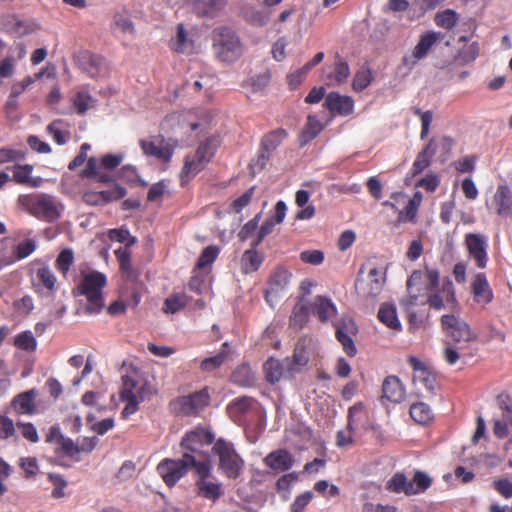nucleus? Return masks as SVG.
<instances>
[{
	"label": "nucleus",
	"instance_id": "obj_30",
	"mask_svg": "<svg viewBox=\"0 0 512 512\" xmlns=\"http://www.w3.org/2000/svg\"><path fill=\"white\" fill-rule=\"evenodd\" d=\"M264 371L266 379L271 383L278 382L282 378L294 377V375H290L289 373H287L288 371H286L285 359L283 361H279L273 358L268 359L264 364Z\"/></svg>",
	"mask_w": 512,
	"mask_h": 512
},
{
	"label": "nucleus",
	"instance_id": "obj_1",
	"mask_svg": "<svg viewBox=\"0 0 512 512\" xmlns=\"http://www.w3.org/2000/svg\"><path fill=\"white\" fill-rule=\"evenodd\" d=\"M107 284L106 276L98 271H88L81 274L77 292L87 299L86 312L97 314L104 307L103 289Z\"/></svg>",
	"mask_w": 512,
	"mask_h": 512
},
{
	"label": "nucleus",
	"instance_id": "obj_29",
	"mask_svg": "<svg viewBox=\"0 0 512 512\" xmlns=\"http://www.w3.org/2000/svg\"><path fill=\"white\" fill-rule=\"evenodd\" d=\"M264 463L273 470L286 471L292 467L293 457L287 450L279 449L269 453Z\"/></svg>",
	"mask_w": 512,
	"mask_h": 512
},
{
	"label": "nucleus",
	"instance_id": "obj_33",
	"mask_svg": "<svg viewBox=\"0 0 512 512\" xmlns=\"http://www.w3.org/2000/svg\"><path fill=\"white\" fill-rule=\"evenodd\" d=\"M378 319L390 329L401 330V322L397 316L396 306L392 303H383L378 311Z\"/></svg>",
	"mask_w": 512,
	"mask_h": 512
},
{
	"label": "nucleus",
	"instance_id": "obj_18",
	"mask_svg": "<svg viewBox=\"0 0 512 512\" xmlns=\"http://www.w3.org/2000/svg\"><path fill=\"white\" fill-rule=\"evenodd\" d=\"M291 279V273L286 270L279 268L274 271L269 280V286L266 290V300L273 306L277 302L281 293H283L289 286Z\"/></svg>",
	"mask_w": 512,
	"mask_h": 512
},
{
	"label": "nucleus",
	"instance_id": "obj_44",
	"mask_svg": "<svg viewBox=\"0 0 512 512\" xmlns=\"http://www.w3.org/2000/svg\"><path fill=\"white\" fill-rule=\"evenodd\" d=\"M255 248L256 247L253 246L252 249L245 251L242 256L241 265L242 270L245 273L256 271L263 261L262 256L255 250Z\"/></svg>",
	"mask_w": 512,
	"mask_h": 512
},
{
	"label": "nucleus",
	"instance_id": "obj_14",
	"mask_svg": "<svg viewBox=\"0 0 512 512\" xmlns=\"http://www.w3.org/2000/svg\"><path fill=\"white\" fill-rule=\"evenodd\" d=\"M213 440L214 435L209 430L199 427L187 432L180 445L187 453L202 454L203 448L209 446Z\"/></svg>",
	"mask_w": 512,
	"mask_h": 512
},
{
	"label": "nucleus",
	"instance_id": "obj_3",
	"mask_svg": "<svg viewBox=\"0 0 512 512\" xmlns=\"http://www.w3.org/2000/svg\"><path fill=\"white\" fill-rule=\"evenodd\" d=\"M385 282V268L368 264L359 271L355 282V290L359 298L374 300L382 292Z\"/></svg>",
	"mask_w": 512,
	"mask_h": 512
},
{
	"label": "nucleus",
	"instance_id": "obj_31",
	"mask_svg": "<svg viewBox=\"0 0 512 512\" xmlns=\"http://www.w3.org/2000/svg\"><path fill=\"white\" fill-rule=\"evenodd\" d=\"M311 312L325 322L336 314V307L329 298L317 296L311 303Z\"/></svg>",
	"mask_w": 512,
	"mask_h": 512
},
{
	"label": "nucleus",
	"instance_id": "obj_13",
	"mask_svg": "<svg viewBox=\"0 0 512 512\" xmlns=\"http://www.w3.org/2000/svg\"><path fill=\"white\" fill-rule=\"evenodd\" d=\"M440 40V33L428 31L420 36L418 43L410 55L403 58V63L408 68H413L420 60L424 59L434 45Z\"/></svg>",
	"mask_w": 512,
	"mask_h": 512
},
{
	"label": "nucleus",
	"instance_id": "obj_22",
	"mask_svg": "<svg viewBox=\"0 0 512 512\" xmlns=\"http://www.w3.org/2000/svg\"><path fill=\"white\" fill-rule=\"evenodd\" d=\"M286 211V204L283 201H278L275 206L274 215L271 218L267 219L260 227L257 237L252 242V246L257 247L261 243V241L274 230V227L277 224L283 222L286 216Z\"/></svg>",
	"mask_w": 512,
	"mask_h": 512
},
{
	"label": "nucleus",
	"instance_id": "obj_16",
	"mask_svg": "<svg viewBox=\"0 0 512 512\" xmlns=\"http://www.w3.org/2000/svg\"><path fill=\"white\" fill-rule=\"evenodd\" d=\"M62 205L53 197L47 195L38 196L33 204L32 212L35 216L47 221L59 218Z\"/></svg>",
	"mask_w": 512,
	"mask_h": 512
},
{
	"label": "nucleus",
	"instance_id": "obj_21",
	"mask_svg": "<svg viewBox=\"0 0 512 512\" xmlns=\"http://www.w3.org/2000/svg\"><path fill=\"white\" fill-rule=\"evenodd\" d=\"M471 292L474 301L485 307L493 299V292L488 283L486 275L482 272L476 273L471 283Z\"/></svg>",
	"mask_w": 512,
	"mask_h": 512
},
{
	"label": "nucleus",
	"instance_id": "obj_53",
	"mask_svg": "<svg viewBox=\"0 0 512 512\" xmlns=\"http://www.w3.org/2000/svg\"><path fill=\"white\" fill-rule=\"evenodd\" d=\"M16 347L26 351H33L36 348V339L29 331H24L15 337Z\"/></svg>",
	"mask_w": 512,
	"mask_h": 512
},
{
	"label": "nucleus",
	"instance_id": "obj_36",
	"mask_svg": "<svg viewBox=\"0 0 512 512\" xmlns=\"http://www.w3.org/2000/svg\"><path fill=\"white\" fill-rule=\"evenodd\" d=\"M194 10L202 16H214L223 9L227 0H192Z\"/></svg>",
	"mask_w": 512,
	"mask_h": 512
},
{
	"label": "nucleus",
	"instance_id": "obj_34",
	"mask_svg": "<svg viewBox=\"0 0 512 512\" xmlns=\"http://www.w3.org/2000/svg\"><path fill=\"white\" fill-rule=\"evenodd\" d=\"M112 29L117 34L125 36H134L135 28L130 14L125 11L117 12L113 17Z\"/></svg>",
	"mask_w": 512,
	"mask_h": 512
},
{
	"label": "nucleus",
	"instance_id": "obj_19",
	"mask_svg": "<svg viewBox=\"0 0 512 512\" xmlns=\"http://www.w3.org/2000/svg\"><path fill=\"white\" fill-rule=\"evenodd\" d=\"M0 29L22 37L37 32L39 26L34 21L20 20L14 15H0Z\"/></svg>",
	"mask_w": 512,
	"mask_h": 512
},
{
	"label": "nucleus",
	"instance_id": "obj_32",
	"mask_svg": "<svg viewBox=\"0 0 512 512\" xmlns=\"http://www.w3.org/2000/svg\"><path fill=\"white\" fill-rule=\"evenodd\" d=\"M462 42L457 54L454 56L456 65L463 66L473 62L479 55V45L477 42L467 43L463 38L459 40Z\"/></svg>",
	"mask_w": 512,
	"mask_h": 512
},
{
	"label": "nucleus",
	"instance_id": "obj_24",
	"mask_svg": "<svg viewBox=\"0 0 512 512\" xmlns=\"http://www.w3.org/2000/svg\"><path fill=\"white\" fill-rule=\"evenodd\" d=\"M413 369V382L418 387H423L427 391H432L435 386V376L427 369V367L417 358L409 359Z\"/></svg>",
	"mask_w": 512,
	"mask_h": 512
},
{
	"label": "nucleus",
	"instance_id": "obj_9",
	"mask_svg": "<svg viewBox=\"0 0 512 512\" xmlns=\"http://www.w3.org/2000/svg\"><path fill=\"white\" fill-rule=\"evenodd\" d=\"M427 304L435 310L453 309L457 305L454 284L445 279L440 288H428Z\"/></svg>",
	"mask_w": 512,
	"mask_h": 512
},
{
	"label": "nucleus",
	"instance_id": "obj_12",
	"mask_svg": "<svg viewBox=\"0 0 512 512\" xmlns=\"http://www.w3.org/2000/svg\"><path fill=\"white\" fill-rule=\"evenodd\" d=\"M173 51L185 55H192L200 51V45L196 41V35L187 30L183 24L176 26L174 37L170 40Z\"/></svg>",
	"mask_w": 512,
	"mask_h": 512
},
{
	"label": "nucleus",
	"instance_id": "obj_49",
	"mask_svg": "<svg viewBox=\"0 0 512 512\" xmlns=\"http://www.w3.org/2000/svg\"><path fill=\"white\" fill-rule=\"evenodd\" d=\"M373 79L371 70L367 67L359 69L353 79L352 86L355 91H362L366 89Z\"/></svg>",
	"mask_w": 512,
	"mask_h": 512
},
{
	"label": "nucleus",
	"instance_id": "obj_45",
	"mask_svg": "<svg viewBox=\"0 0 512 512\" xmlns=\"http://www.w3.org/2000/svg\"><path fill=\"white\" fill-rule=\"evenodd\" d=\"M228 353H229V346H228V343L225 342L222 346L221 351L217 355H215L213 357L206 358L201 362L200 368L203 371H207V372L217 369L225 362V360L228 357Z\"/></svg>",
	"mask_w": 512,
	"mask_h": 512
},
{
	"label": "nucleus",
	"instance_id": "obj_51",
	"mask_svg": "<svg viewBox=\"0 0 512 512\" xmlns=\"http://www.w3.org/2000/svg\"><path fill=\"white\" fill-rule=\"evenodd\" d=\"M53 447L56 453L62 456L72 457L79 452L78 446H76L71 439L64 436Z\"/></svg>",
	"mask_w": 512,
	"mask_h": 512
},
{
	"label": "nucleus",
	"instance_id": "obj_37",
	"mask_svg": "<svg viewBox=\"0 0 512 512\" xmlns=\"http://www.w3.org/2000/svg\"><path fill=\"white\" fill-rule=\"evenodd\" d=\"M185 461L189 468H194L196 479H208L211 478L212 465L209 459L197 461L195 457L185 452Z\"/></svg>",
	"mask_w": 512,
	"mask_h": 512
},
{
	"label": "nucleus",
	"instance_id": "obj_28",
	"mask_svg": "<svg viewBox=\"0 0 512 512\" xmlns=\"http://www.w3.org/2000/svg\"><path fill=\"white\" fill-rule=\"evenodd\" d=\"M197 494L205 499L212 502H216L223 495L222 484L218 481H214L211 478L208 479H196Z\"/></svg>",
	"mask_w": 512,
	"mask_h": 512
},
{
	"label": "nucleus",
	"instance_id": "obj_6",
	"mask_svg": "<svg viewBox=\"0 0 512 512\" xmlns=\"http://www.w3.org/2000/svg\"><path fill=\"white\" fill-rule=\"evenodd\" d=\"M147 388L143 383H138L130 377L123 378L121 399L126 403L122 415L128 417L138 410V405L146 397Z\"/></svg>",
	"mask_w": 512,
	"mask_h": 512
},
{
	"label": "nucleus",
	"instance_id": "obj_17",
	"mask_svg": "<svg viewBox=\"0 0 512 512\" xmlns=\"http://www.w3.org/2000/svg\"><path fill=\"white\" fill-rule=\"evenodd\" d=\"M489 210L503 218H507L512 213V194L506 185L497 187L493 197L487 202Z\"/></svg>",
	"mask_w": 512,
	"mask_h": 512
},
{
	"label": "nucleus",
	"instance_id": "obj_2",
	"mask_svg": "<svg viewBox=\"0 0 512 512\" xmlns=\"http://www.w3.org/2000/svg\"><path fill=\"white\" fill-rule=\"evenodd\" d=\"M212 48L219 60L229 63L237 60L243 52L238 35L227 26H220L213 30Z\"/></svg>",
	"mask_w": 512,
	"mask_h": 512
},
{
	"label": "nucleus",
	"instance_id": "obj_35",
	"mask_svg": "<svg viewBox=\"0 0 512 512\" xmlns=\"http://www.w3.org/2000/svg\"><path fill=\"white\" fill-rule=\"evenodd\" d=\"M368 420V413L362 402H357L348 410V428L358 429L365 427Z\"/></svg>",
	"mask_w": 512,
	"mask_h": 512
},
{
	"label": "nucleus",
	"instance_id": "obj_47",
	"mask_svg": "<svg viewBox=\"0 0 512 512\" xmlns=\"http://www.w3.org/2000/svg\"><path fill=\"white\" fill-rule=\"evenodd\" d=\"M323 127V124L315 116H308L305 130L301 135L302 143L305 144L315 138L323 130Z\"/></svg>",
	"mask_w": 512,
	"mask_h": 512
},
{
	"label": "nucleus",
	"instance_id": "obj_4",
	"mask_svg": "<svg viewBox=\"0 0 512 512\" xmlns=\"http://www.w3.org/2000/svg\"><path fill=\"white\" fill-rule=\"evenodd\" d=\"M220 142L217 138H209L201 143L197 150L186 156L180 177L182 182L189 181L202 171L214 156Z\"/></svg>",
	"mask_w": 512,
	"mask_h": 512
},
{
	"label": "nucleus",
	"instance_id": "obj_5",
	"mask_svg": "<svg viewBox=\"0 0 512 512\" xmlns=\"http://www.w3.org/2000/svg\"><path fill=\"white\" fill-rule=\"evenodd\" d=\"M213 452L219 458V470L231 479L239 477L243 470L244 461L236 452L232 443L219 439L215 442Z\"/></svg>",
	"mask_w": 512,
	"mask_h": 512
},
{
	"label": "nucleus",
	"instance_id": "obj_59",
	"mask_svg": "<svg viewBox=\"0 0 512 512\" xmlns=\"http://www.w3.org/2000/svg\"><path fill=\"white\" fill-rule=\"evenodd\" d=\"M464 345H447L443 350V357L449 365H454L461 357V351Z\"/></svg>",
	"mask_w": 512,
	"mask_h": 512
},
{
	"label": "nucleus",
	"instance_id": "obj_54",
	"mask_svg": "<svg viewBox=\"0 0 512 512\" xmlns=\"http://www.w3.org/2000/svg\"><path fill=\"white\" fill-rule=\"evenodd\" d=\"M353 334H346L343 331V328L340 326H336V336L338 341L342 344L345 353L349 356H354L356 354V347L352 340Z\"/></svg>",
	"mask_w": 512,
	"mask_h": 512
},
{
	"label": "nucleus",
	"instance_id": "obj_64",
	"mask_svg": "<svg viewBox=\"0 0 512 512\" xmlns=\"http://www.w3.org/2000/svg\"><path fill=\"white\" fill-rule=\"evenodd\" d=\"M494 489L503 497H512V481L507 478H500L493 481Z\"/></svg>",
	"mask_w": 512,
	"mask_h": 512
},
{
	"label": "nucleus",
	"instance_id": "obj_61",
	"mask_svg": "<svg viewBox=\"0 0 512 512\" xmlns=\"http://www.w3.org/2000/svg\"><path fill=\"white\" fill-rule=\"evenodd\" d=\"M412 487L415 490V494H419L426 490L431 485V479L423 472H416L412 480Z\"/></svg>",
	"mask_w": 512,
	"mask_h": 512
},
{
	"label": "nucleus",
	"instance_id": "obj_63",
	"mask_svg": "<svg viewBox=\"0 0 512 512\" xmlns=\"http://www.w3.org/2000/svg\"><path fill=\"white\" fill-rule=\"evenodd\" d=\"M36 276L43 283V285L46 288H48V289L54 288L55 283H56V278L48 267H46V266L39 267L36 271Z\"/></svg>",
	"mask_w": 512,
	"mask_h": 512
},
{
	"label": "nucleus",
	"instance_id": "obj_15",
	"mask_svg": "<svg viewBox=\"0 0 512 512\" xmlns=\"http://www.w3.org/2000/svg\"><path fill=\"white\" fill-rule=\"evenodd\" d=\"M209 395L207 390H202L189 396H183L172 402L174 412L179 414L197 413L208 404Z\"/></svg>",
	"mask_w": 512,
	"mask_h": 512
},
{
	"label": "nucleus",
	"instance_id": "obj_60",
	"mask_svg": "<svg viewBox=\"0 0 512 512\" xmlns=\"http://www.w3.org/2000/svg\"><path fill=\"white\" fill-rule=\"evenodd\" d=\"M74 255L73 251L70 249L63 250L57 260H56V267L57 269L62 272L63 274L67 273L69 270L71 264L73 263Z\"/></svg>",
	"mask_w": 512,
	"mask_h": 512
},
{
	"label": "nucleus",
	"instance_id": "obj_8",
	"mask_svg": "<svg viewBox=\"0 0 512 512\" xmlns=\"http://www.w3.org/2000/svg\"><path fill=\"white\" fill-rule=\"evenodd\" d=\"M464 245L469 259L478 269H485L488 264V237L481 233H467Z\"/></svg>",
	"mask_w": 512,
	"mask_h": 512
},
{
	"label": "nucleus",
	"instance_id": "obj_38",
	"mask_svg": "<svg viewBox=\"0 0 512 512\" xmlns=\"http://www.w3.org/2000/svg\"><path fill=\"white\" fill-rule=\"evenodd\" d=\"M386 488L395 493H405L406 495H415L412 482L402 473H396L386 485Z\"/></svg>",
	"mask_w": 512,
	"mask_h": 512
},
{
	"label": "nucleus",
	"instance_id": "obj_20",
	"mask_svg": "<svg viewBox=\"0 0 512 512\" xmlns=\"http://www.w3.org/2000/svg\"><path fill=\"white\" fill-rule=\"evenodd\" d=\"M425 284L428 288H435L439 285V272L436 269L424 268L422 270L414 271L408 281H407V289L412 292V289L415 291H420L421 286Z\"/></svg>",
	"mask_w": 512,
	"mask_h": 512
},
{
	"label": "nucleus",
	"instance_id": "obj_41",
	"mask_svg": "<svg viewBox=\"0 0 512 512\" xmlns=\"http://www.w3.org/2000/svg\"><path fill=\"white\" fill-rule=\"evenodd\" d=\"M232 381L243 387H249L255 383V375L248 365H241L232 373Z\"/></svg>",
	"mask_w": 512,
	"mask_h": 512
},
{
	"label": "nucleus",
	"instance_id": "obj_55",
	"mask_svg": "<svg viewBox=\"0 0 512 512\" xmlns=\"http://www.w3.org/2000/svg\"><path fill=\"white\" fill-rule=\"evenodd\" d=\"M435 22L440 27L451 29L457 23L456 13L452 10H446L441 13H437L435 16Z\"/></svg>",
	"mask_w": 512,
	"mask_h": 512
},
{
	"label": "nucleus",
	"instance_id": "obj_57",
	"mask_svg": "<svg viewBox=\"0 0 512 512\" xmlns=\"http://www.w3.org/2000/svg\"><path fill=\"white\" fill-rule=\"evenodd\" d=\"M420 291H415L412 289V292L408 291V296L401 300V305L404 307L406 311H411V309L415 306L424 305L427 303V298L424 299L419 295Z\"/></svg>",
	"mask_w": 512,
	"mask_h": 512
},
{
	"label": "nucleus",
	"instance_id": "obj_48",
	"mask_svg": "<svg viewBox=\"0 0 512 512\" xmlns=\"http://www.w3.org/2000/svg\"><path fill=\"white\" fill-rule=\"evenodd\" d=\"M256 405V402L250 398V397H240L235 400H233L229 406V413L232 417H234L237 414L245 413L249 411L250 409H253Z\"/></svg>",
	"mask_w": 512,
	"mask_h": 512
},
{
	"label": "nucleus",
	"instance_id": "obj_40",
	"mask_svg": "<svg viewBox=\"0 0 512 512\" xmlns=\"http://www.w3.org/2000/svg\"><path fill=\"white\" fill-rule=\"evenodd\" d=\"M47 130L59 145L65 144L70 136L69 125L63 120H57L50 123Z\"/></svg>",
	"mask_w": 512,
	"mask_h": 512
},
{
	"label": "nucleus",
	"instance_id": "obj_46",
	"mask_svg": "<svg viewBox=\"0 0 512 512\" xmlns=\"http://www.w3.org/2000/svg\"><path fill=\"white\" fill-rule=\"evenodd\" d=\"M17 425L14 421L5 415H0V439L6 441L17 442L18 435L16 431Z\"/></svg>",
	"mask_w": 512,
	"mask_h": 512
},
{
	"label": "nucleus",
	"instance_id": "obj_10",
	"mask_svg": "<svg viewBox=\"0 0 512 512\" xmlns=\"http://www.w3.org/2000/svg\"><path fill=\"white\" fill-rule=\"evenodd\" d=\"M313 350V339L310 337L301 338L295 346L293 356L285 358L287 373L295 376L303 372L309 363Z\"/></svg>",
	"mask_w": 512,
	"mask_h": 512
},
{
	"label": "nucleus",
	"instance_id": "obj_52",
	"mask_svg": "<svg viewBox=\"0 0 512 512\" xmlns=\"http://www.w3.org/2000/svg\"><path fill=\"white\" fill-rule=\"evenodd\" d=\"M32 170L30 165L17 166L14 169L13 177L18 183L36 186L37 182L31 178Z\"/></svg>",
	"mask_w": 512,
	"mask_h": 512
},
{
	"label": "nucleus",
	"instance_id": "obj_26",
	"mask_svg": "<svg viewBox=\"0 0 512 512\" xmlns=\"http://www.w3.org/2000/svg\"><path fill=\"white\" fill-rule=\"evenodd\" d=\"M141 148L145 155L154 156L164 162L170 160L173 147L163 140H143L141 141Z\"/></svg>",
	"mask_w": 512,
	"mask_h": 512
},
{
	"label": "nucleus",
	"instance_id": "obj_27",
	"mask_svg": "<svg viewBox=\"0 0 512 512\" xmlns=\"http://www.w3.org/2000/svg\"><path fill=\"white\" fill-rule=\"evenodd\" d=\"M383 397L392 403L404 400L406 391L402 382L396 376H388L382 385Z\"/></svg>",
	"mask_w": 512,
	"mask_h": 512
},
{
	"label": "nucleus",
	"instance_id": "obj_42",
	"mask_svg": "<svg viewBox=\"0 0 512 512\" xmlns=\"http://www.w3.org/2000/svg\"><path fill=\"white\" fill-rule=\"evenodd\" d=\"M412 419L422 425L429 423L433 418L431 408L423 402L415 403L410 407Z\"/></svg>",
	"mask_w": 512,
	"mask_h": 512
},
{
	"label": "nucleus",
	"instance_id": "obj_11",
	"mask_svg": "<svg viewBox=\"0 0 512 512\" xmlns=\"http://www.w3.org/2000/svg\"><path fill=\"white\" fill-rule=\"evenodd\" d=\"M157 472L166 485L174 486L188 472L185 452L181 459H164L157 466Z\"/></svg>",
	"mask_w": 512,
	"mask_h": 512
},
{
	"label": "nucleus",
	"instance_id": "obj_7",
	"mask_svg": "<svg viewBox=\"0 0 512 512\" xmlns=\"http://www.w3.org/2000/svg\"><path fill=\"white\" fill-rule=\"evenodd\" d=\"M441 323L445 333L451 337L456 344L464 345L476 339V335L470 329L469 325L457 315H443Z\"/></svg>",
	"mask_w": 512,
	"mask_h": 512
},
{
	"label": "nucleus",
	"instance_id": "obj_25",
	"mask_svg": "<svg viewBox=\"0 0 512 512\" xmlns=\"http://www.w3.org/2000/svg\"><path fill=\"white\" fill-rule=\"evenodd\" d=\"M324 105L331 113L344 116L352 113L354 109V102L351 97L336 92H331L326 96Z\"/></svg>",
	"mask_w": 512,
	"mask_h": 512
},
{
	"label": "nucleus",
	"instance_id": "obj_62",
	"mask_svg": "<svg viewBox=\"0 0 512 512\" xmlns=\"http://www.w3.org/2000/svg\"><path fill=\"white\" fill-rule=\"evenodd\" d=\"M17 428L21 432L22 436L25 439H27L28 441H30L32 443H37L39 441V435H38L37 429L32 423L18 422Z\"/></svg>",
	"mask_w": 512,
	"mask_h": 512
},
{
	"label": "nucleus",
	"instance_id": "obj_39",
	"mask_svg": "<svg viewBox=\"0 0 512 512\" xmlns=\"http://www.w3.org/2000/svg\"><path fill=\"white\" fill-rule=\"evenodd\" d=\"M436 153V146L434 140H431L427 146L418 154L414 164H413V170L414 173H420L424 169H426L433 158V156Z\"/></svg>",
	"mask_w": 512,
	"mask_h": 512
},
{
	"label": "nucleus",
	"instance_id": "obj_56",
	"mask_svg": "<svg viewBox=\"0 0 512 512\" xmlns=\"http://www.w3.org/2000/svg\"><path fill=\"white\" fill-rule=\"evenodd\" d=\"M285 137L284 131H276L273 132L266 137H264L262 141L261 148L268 153H271L282 141Z\"/></svg>",
	"mask_w": 512,
	"mask_h": 512
},
{
	"label": "nucleus",
	"instance_id": "obj_58",
	"mask_svg": "<svg viewBox=\"0 0 512 512\" xmlns=\"http://www.w3.org/2000/svg\"><path fill=\"white\" fill-rule=\"evenodd\" d=\"M186 304L185 297L182 295H172L165 300L164 311L166 313H176Z\"/></svg>",
	"mask_w": 512,
	"mask_h": 512
},
{
	"label": "nucleus",
	"instance_id": "obj_23",
	"mask_svg": "<svg viewBox=\"0 0 512 512\" xmlns=\"http://www.w3.org/2000/svg\"><path fill=\"white\" fill-rule=\"evenodd\" d=\"M37 391L31 389L15 396L11 402V406L18 415H34L37 411L35 403Z\"/></svg>",
	"mask_w": 512,
	"mask_h": 512
},
{
	"label": "nucleus",
	"instance_id": "obj_43",
	"mask_svg": "<svg viewBox=\"0 0 512 512\" xmlns=\"http://www.w3.org/2000/svg\"><path fill=\"white\" fill-rule=\"evenodd\" d=\"M71 101L78 114H84L95 106V100L85 91H78L72 97Z\"/></svg>",
	"mask_w": 512,
	"mask_h": 512
},
{
	"label": "nucleus",
	"instance_id": "obj_50",
	"mask_svg": "<svg viewBox=\"0 0 512 512\" xmlns=\"http://www.w3.org/2000/svg\"><path fill=\"white\" fill-rule=\"evenodd\" d=\"M218 254H219L218 247H216V246L206 247L198 259L196 269L203 270L206 267L210 266L215 261Z\"/></svg>",
	"mask_w": 512,
	"mask_h": 512
}]
</instances>
